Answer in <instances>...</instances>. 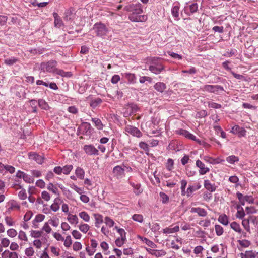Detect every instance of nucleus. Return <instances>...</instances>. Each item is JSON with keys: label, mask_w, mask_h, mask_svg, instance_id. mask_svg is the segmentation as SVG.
<instances>
[{"label": "nucleus", "mask_w": 258, "mask_h": 258, "mask_svg": "<svg viewBox=\"0 0 258 258\" xmlns=\"http://www.w3.org/2000/svg\"><path fill=\"white\" fill-rule=\"evenodd\" d=\"M96 35L98 37H103L106 36L108 32V29L103 23L99 22L95 23L93 27Z\"/></svg>", "instance_id": "1"}, {"label": "nucleus", "mask_w": 258, "mask_h": 258, "mask_svg": "<svg viewBox=\"0 0 258 258\" xmlns=\"http://www.w3.org/2000/svg\"><path fill=\"white\" fill-rule=\"evenodd\" d=\"M20 208L21 206L19 202L14 200H11L6 203V212L10 214L12 211H19Z\"/></svg>", "instance_id": "2"}, {"label": "nucleus", "mask_w": 258, "mask_h": 258, "mask_svg": "<svg viewBox=\"0 0 258 258\" xmlns=\"http://www.w3.org/2000/svg\"><path fill=\"white\" fill-rule=\"evenodd\" d=\"M56 65L57 62L55 60H51L47 62L41 63V69L43 71L54 73L56 69Z\"/></svg>", "instance_id": "3"}, {"label": "nucleus", "mask_w": 258, "mask_h": 258, "mask_svg": "<svg viewBox=\"0 0 258 258\" xmlns=\"http://www.w3.org/2000/svg\"><path fill=\"white\" fill-rule=\"evenodd\" d=\"M124 10L127 12H131L132 13L138 14H141L143 12L142 6L140 3L125 6L124 7Z\"/></svg>", "instance_id": "4"}, {"label": "nucleus", "mask_w": 258, "mask_h": 258, "mask_svg": "<svg viewBox=\"0 0 258 258\" xmlns=\"http://www.w3.org/2000/svg\"><path fill=\"white\" fill-rule=\"evenodd\" d=\"M124 130L126 133L137 138H140L143 135L142 133L137 127L131 125H126Z\"/></svg>", "instance_id": "5"}, {"label": "nucleus", "mask_w": 258, "mask_h": 258, "mask_svg": "<svg viewBox=\"0 0 258 258\" xmlns=\"http://www.w3.org/2000/svg\"><path fill=\"white\" fill-rule=\"evenodd\" d=\"M202 90L210 93H217L219 91H224L223 87L219 85H206L202 88Z\"/></svg>", "instance_id": "6"}, {"label": "nucleus", "mask_w": 258, "mask_h": 258, "mask_svg": "<svg viewBox=\"0 0 258 258\" xmlns=\"http://www.w3.org/2000/svg\"><path fill=\"white\" fill-rule=\"evenodd\" d=\"M230 227L234 231L240 234V238H246L247 237L246 233L242 230L240 225L236 222H232L230 224Z\"/></svg>", "instance_id": "7"}, {"label": "nucleus", "mask_w": 258, "mask_h": 258, "mask_svg": "<svg viewBox=\"0 0 258 258\" xmlns=\"http://www.w3.org/2000/svg\"><path fill=\"white\" fill-rule=\"evenodd\" d=\"M83 150L86 154L89 156L98 155L99 151L93 145H85Z\"/></svg>", "instance_id": "8"}, {"label": "nucleus", "mask_w": 258, "mask_h": 258, "mask_svg": "<svg viewBox=\"0 0 258 258\" xmlns=\"http://www.w3.org/2000/svg\"><path fill=\"white\" fill-rule=\"evenodd\" d=\"M196 165L199 168V173L201 175H205L210 171V168L206 166L205 164L200 160H197L196 161Z\"/></svg>", "instance_id": "9"}, {"label": "nucleus", "mask_w": 258, "mask_h": 258, "mask_svg": "<svg viewBox=\"0 0 258 258\" xmlns=\"http://www.w3.org/2000/svg\"><path fill=\"white\" fill-rule=\"evenodd\" d=\"M128 19L133 22H144L147 20L145 15L132 13L128 16Z\"/></svg>", "instance_id": "10"}, {"label": "nucleus", "mask_w": 258, "mask_h": 258, "mask_svg": "<svg viewBox=\"0 0 258 258\" xmlns=\"http://www.w3.org/2000/svg\"><path fill=\"white\" fill-rule=\"evenodd\" d=\"M230 132L234 134H238V136L241 137L246 135V131L242 127L235 125L232 127Z\"/></svg>", "instance_id": "11"}, {"label": "nucleus", "mask_w": 258, "mask_h": 258, "mask_svg": "<svg viewBox=\"0 0 258 258\" xmlns=\"http://www.w3.org/2000/svg\"><path fill=\"white\" fill-rule=\"evenodd\" d=\"M128 183L133 188V192L136 195L139 196L143 192V189L140 183L134 182L130 179L128 180Z\"/></svg>", "instance_id": "12"}, {"label": "nucleus", "mask_w": 258, "mask_h": 258, "mask_svg": "<svg viewBox=\"0 0 258 258\" xmlns=\"http://www.w3.org/2000/svg\"><path fill=\"white\" fill-rule=\"evenodd\" d=\"M163 59L157 57H151L148 58V62L150 66H164L162 63Z\"/></svg>", "instance_id": "13"}, {"label": "nucleus", "mask_w": 258, "mask_h": 258, "mask_svg": "<svg viewBox=\"0 0 258 258\" xmlns=\"http://www.w3.org/2000/svg\"><path fill=\"white\" fill-rule=\"evenodd\" d=\"M175 133L177 135L182 136L187 139L195 140V136L185 130L181 128L178 129L176 130Z\"/></svg>", "instance_id": "14"}, {"label": "nucleus", "mask_w": 258, "mask_h": 258, "mask_svg": "<svg viewBox=\"0 0 258 258\" xmlns=\"http://www.w3.org/2000/svg\"><path fill=\"white\" fill-rule=\"evenodd\" d=\"M45 218V216L42 214H39L35 216V218L33 220L32 223L33 227L37 228L39 227V223L42 222Z\"/></svg>", "instance_id": "15"}, {"label": "nucleus", "mask_w": 258, "mask_h": 258, "mask_svg": "<svg viewBox=\"0 0 258 258\" xmlns=\"http://www.w3.org/2000/svg\"><path fill=\"white\" fill-rule=\"evenodd\" d=\"M240 255L241 258H258V252L252 250H246Z\"/></svg>", "instance_id": "16"}, {"label": "nucleus", "mask_w": 258, "mask_h": 258, "mask_svg": "<svg viewBox=\"0 0 258 258\" xmlns=\"http://www.w3.org/2000/svg\"><path fill=\"white\" fill-rule=\"evenodd\" d=\"M29 157L30 159L35 161L38 164H41L43 162V158L35 152L30 153L29 154Z\"/></svg>", "instance_id": "17"}, {"label": "nucleus", "mask_w": 258, "mask_h": 258, "mask_svg": "<svg viewBox=\"0 0 258 258\" xmlns=\"http://www.w3.org/2000/svg\"><path fill=\"white\" fill-rule=\"evenodd\" d=\"M190 212L196 213L201 217H205L207 215V212L204 209L200 207H192L191 208Z\"/></svg>", "instance_id": "18"}, {"label": "nucleus", "mask_w": 258, "mask_h": 258, "mask_svg": "<svg viewBox=\"0 0 258 258\" xmlns=\"http://www.w3.org/2000/svg\"><path fill=\"white\" fill-rule=\"evenodd\" d=\"M80 130L84 135H89L90 133L91 125L88 122H84L80 126Z\"/></svg>", "instance_id": "19"}, {"label": "nucleus", "mask_w": 258, "mask_h": 258, "mask_svg": "<svg viewBox=\"0 0 258 258\" xmlns=\"http://www.w3.org/2000/svg\"><path fill=\"white\" fill-rule=\"evenodd\" d=\"M3 258H19L18 254L15 251H10L9 250H5L2 254Z\"/></svg>", "instance_id": "20"}, {"label": "nucleus", "mask_w": 258, "mask_h": 258, "mask_svg": "<svg viewBox=\"0 0 258 258\" xmlns=\"http://www.w3.org/2000/svg\"><path fill=\"white\" fill-rule=\"evenodd\" d=\"M138 238L141 240L143 242L147 244L149 247L152 248H156L157 247V245L155 243H154L153 241L148 239L147 238L138 235Z\"/></svg>", "instance_id": "21"}, {"label": "nucleus", "mask_w": 258, "mask_h": 258, "mask_svg": "<svg viewBox=\"0 0 258 258\" xmlns=\"http://www.w3.org/2000/svg\"><path fill=\"white\" fill-rule=\"evenodd\" d=\"M61 203V201L60 198H55L53 201V203L50 206L51 210L54 212H57L58 211L60 208V204Z\"/></svg>", "instance_id": "22"}, {"label": "nucleus", "mask_w": 258, "mask_h": 258, "mask_svg": "<svg viewBox=\"0 0 258 258\" xmlns=\"http://www.w3.org/2000/svg\"><path fill=\"white\" fill-rule=\"evenodd\" d=\"M179 231V226H175L172 227V225L163 229V232L165 234H172Z\"/></svg>", "instance_id": "23"}, {"label": "nucleus", "mask_w": 258, "mask_h": 258, "mask_svg": "<svg viewBox=\"0 0 258 258\" xmlns=\"http://www.w3.org/2000/svg\"><path fill=\"white\" fill-rule=\"evenodd\" d=\"M149 70L155 74H159L165 70L164 66H149Z\"/></svg>", "instance_id": "24"}, {"label": "nucleus", "mask_w": 258, "mask_h": 258, "mask_svg": "<svg viewBox=\"0 0 258 258\" xmlns=\"http://www.w3.org/2000/svg\"><path fill=\"white\" fill-rule=\"evenodd\" d=\"M154 88L157 91L163 93L166 89V85L163 82H159L154 85Z\"/></svg>", "instance_id": "25"}, {"label": "nucleus", "mask_w": 258, "mask_h": 258, "mask_svg": "<svg viewBox=\"0 0 258 258\" xmlns=\"http://www.w3.org/2000/svg\"><path fill=\"white\" fill-rule=\"evenodd\" d=\"M53 16L54 18V26L58 28L61 27L63 25V22L58 14L55 12L53 13Z\"/></svg>", "instance_id": "26"}, {"label": "nucleus", "mask_w": 258, "mask_h": 258, "mask_svg": "<svg viewBox=\"0 0 258 258\" xmlns=\"http://www.w3.org/2000/svg\"><path fill=\"white\" fill-rule=\"evenodd\" d=\"M123 76L131 84H135L136 82V77L134 74L125 73L123 74Z\"/></svg>", "instance_id": "27"}, {"label": "nucleus", "mask_w": 258, "mask_h": 258, "mask_svg": "<svg viewBox=\"0 0 258 258\" xmlns=\"http://www.w3.org/2000/svg\"><path fill=\"white\" fill-rule=\"evenodd\" d=\"M205 188L211 191L214 192L216 190V186L214 183H212L209 180H205L204 184Z\"/></svg>", "instance_id": "28"}, {"label": "nucleus", "mask_w": 258, "mask_h": 258, "mask_svg": "<svg viewBox=\"0 0 258 258\" xmlns=\"http://www.w3.org/2000/svg\"><path fill=\"white\" fill-rule=\"evenodd\" d=\"M67 220L71 224L76 225L79 223V219L76 215L69 214L68 215Z\"/></svg>", "instance_id": "29"}, {"label": "nucleus", "mask_w": 258, "mask_h": 258, "mask_svg": "<svg viewBox=\"0 0 258 258\" xmlns=\"http://www.w3.org/2000/svg\"><path fill=\"white\" fill-rule=\"evenodd\" d=\"M53 227L56 228L59 224V219L56 216L50 217L47 221Z\"/></svg>", "instance_id": "30"}, {"label": "nucleus", "mask_w": 258, "mask_h": 258, "mask_svg": "<svg viewBox=\"0 0 258 258\" xmlns=\"http://www.w3.org/2000/svg\"><path fill=\"white\" fill-rule=\"evenodd\" d=\"M93 216L95 220V225L96 227H99V225L103 222V217L99 214H94Z\"/></svg>", "instance_id": "31"}, {"label": "nucleus", "mask_w": 258, "mask_h": 258, "mask_svg": "<svg viewBox=\"0 0 258 258\" xmlns=\"http://www.w3.org/2000/svg\"><path fill=\"white\" fill-rule=\"evenodd\" d=\"M218 220L220 223L225 226L229 223L228 217L225 214L220 215L218 218Z\"/></svg>", "instance_id": "32"}, {"label": "nucleus", "mask_w": 258, "mask_h": 258, "mask_svg": "<svg viewBox=\"0 0 258 258\" xmlns=\"http://www.w3.org/2000/svg\"><path fill=\"white\" fill-rule=\"evenodd\" d=\"M113 172L117 176H121L124 174V170L121 166H116L114 167V168L113 169Z\"/></svg>", "instance_id": "33"}, {"label": "nucleus", "mask_w": 258, "mask_h": 258, "mask_svg": "<svg viewBox=\"0 0 258 258\" xmlns=\"http://www.w3.org/2000/svg\"><path fill=\"white\" fill-rule=\"evenodd\" d=\"M42 234L43 232L42 231L32 230L30 231V236L32 238H35V239L41 237Z\"/></svg>", "instance_id": "34"}, {"label": "nucleus", "mask_w": 258, "mask_h": 258, "mask_svg": "<svg viewBox=\"0 0 258 258\" xmlns=\"http://www.w3.org/2000/svg\"><path fill=\"white\" fill-rule=\"evenodd\" d=\"M91 120L94 122L95 126L97 129L101 130L103 128V125L100 119L97 118H92Z\"/></svg>", "instance_id": "35"}, {"label": "nucleus", "mask_w": 258, "mask_h": 258, "mask_svg": "<svg viewBox=\"0 0 258 258\" xmlns=\"http://www.w3.org/2000/svg\"><path fill=\"white\" fill-rule=\"evenodd\" d=\"M47 189L51 191L52 193L56 195H59L58 189L57 187L54 185L53 183H50L48 184Z\"/></svg>", "instance_id": "36"}, {"label": "nucleus", "mask_w": 258, "mask_h": 258, "mask_svg": "<svg viewBox=\"0 0 258 258\" xmlns=\"http://www.w3.org/2000/svg\"><path fill=\"white\" fill-rule=\"evenodd\" d=\"M78 227L79 229L84 233H86L90 229V226L88 224L83 223H81L78 225Z\"/></svg>", "instance_id": "37"}, {"label": "nucleus", "mask_w": 258, "mask_h": 258, "mask_svg": "<svg viewBox=\"0 0 258 258\" xmlns=\"http://www.w3.org/2000/svg\"><path fill=\"white\" fill-rule=\"evenodd\" d=\"M79 217L85 222H88L90 221V217L89 214L85 211H82L79 213Z\"/></svg>", "instance_id": "38"}, {"label": "nucleus", "mask_w": 258, "mask_h": 258, "mask_svg": "<svg viewBox=\"0 0 258 258\" xmlns=\"http://www.w3.org/2000/svg\"><path fill=\"white\" fill-rule=\"evenodd\" d=\"M76 176L81 179H83L85 175V172L84 170L78 167L76 168L75 171Z\"/></svg>", "instance_id": "39"}, {"label": "nucleus", "mask_w": 258, "mask_h": 258, "mask_svg": "<svg viewBox=\"0 0 258 258\" xmlns=\"http://www.w3.org/2000/svg\"><path fill=\"white\" fill-rule=\"evenodd\" d=\"M52 228L50 226V224L48 222H45L43 227H42V231L45 232L46 234H48L51 233Z\"/></svg>", "instance_id": "40"}, {"label": "nucleus", "mask_w": 258, "mask_h": 258, "mask_svg": "<svg viewBox=\"0 0 258 258\" xmlns=\"http://www.w3.org/2000/svg\"><path fill=\"white\" fill-rule=\"evenodd\" d=\"M19 61V59L16 58L14 57H12L11 58H7L5 60V63L8 66H12L16 62Z\"/></svg>", "instance_id": "41"}, {"label": "nucleus", "mask_w": 258, "mask_h": 258, "mask_svg": "<svg viewBox=\"0 0 258 258\" xmlns=\"http://www.w3.org/2000/svg\"><path fill=\"white\" fill-rule=\"evenodd\" d=\"M18 239L21 241H28V238L25 232L20 230L18 233Z\"/></svg>", "instance_id": "42"}, {"label": "nucleus", "mask_w": 258, "mask_h": 258, "mask_svg": "<svg viewBox=\"0 0 258 258\" xmlns=\"http://www.w3.org/2000/svg\"><path fill=\"white\" fill-rule=\"evenodd\" d=\"M54 73L59 75L62 77H70L71 76V73L70 72H64L63 70L61 69H56Z\"/></svg>", "instance_id": "43"}, {"label": "nucleus", "mask_w": 258, "mask_h": 258, "mask_svg": "<svg viewBox=\"0 0 258 258\" xmlns=\"http://www.w3.org/2000/svg\"><path fill=\"white\" fill-rule=\"evenodd\" d=\"M63 241H64L63 245L67 248H70L72 244V238L70 235L67 236L66 238H64V240Z\"/></svg>", "instance_id": "44"}, {"label": "nucleus", "mask_w": 258, "mask_h": 258, "mask_svg": "<svg viewBox=\"0 0 258 258\" xmlns=\"http://www.w3.org/2000/svg\"><path fill=\"white\" fill-rule=\"evenodd\" d=\"M101 103L102 100L99 98H97L92 99L90 102V105L92 107L95 108Z\"/></svg>", "instance_id": "45"}, {"label": "nucleus", "mask_w": 258, "mask_h": 258, "mask_svg": "<svg viewBox=\"0 0 258 258\" xmlns=\"http://www.w3.org/2000/svg\"><path fill=\"white\" fill-rule=\"evenodd\" d=\"M166 254V252L163 250H157L155 249L153 253V256L156 257H162L164 256Z\"/></svg>", "instance_id": "46"}, {"label": "nucleus", "mask_w": 258, "mask_h": 258, "mask_svg": "<svg viewBox=\"0 0 258 258\" xmlns=\"http://www.w3.org/2000/svg\"><path fill=\"white\" fill-rule=\"evenodd\" d=\"M237 209L238 211L236 214V217L239 219H242L245 215L243 208H240V206L237 205Z\"/></svg>", "instance_id": "47"}, {"label": "nucleus", "mask_w": 258, "mask_h": 258, "mask_svg": "<svg viewBox=\"0 0 258 258\" xmlns=\"http://www.w3.org/2000/svg\"><path fill=\"white\" fill-rule=\"evenodd\" d=\"M174 160L171 158L167 160L166 164V168L168 171H172L174 168Z\"/></svg>", "instance_id": "48"}, {"label": "nucleus", "mask_w": 258, "mask_h": 258, "mask_svg": "<svg viewBox=\"0 0 258 258\" xmlns=\"http://www.w3.org/2000/svg\"><path fill=\"white\" fill-rule=\"evenodd\" d=\"M42 241L39 239H36L33 241V245L38 249H40L42 247Z\"/></svg>", "instance_id": "49"}, {"label": "nucleus", "mask_w": 258, "mask_h": 258, "mask_svg": "<svg viewBox=\"0 0 258 258\" xmlns=\"http://www.w3.org/2000/svg\"><path fill=\"white\" fill-rule=\"evenodd\" d=\"M5 221L6 224L9 226H13L15 224V221L13 218L11 216H6L5 217Z\"/></svg>", "instance_id": "50"}, {"label": "nucleus", "mask_w": 258, "mask_h": 258, "mask_svg": "<svg viewBox=\"0 0 258 258\" xmlns=\"http://www.w3.org/2000/svg\"><path fill=\"white\" fill-rule=\"evenodd\" d=\"M179 7L177 5L174 6L171 9V13L172 16L175 18L179 17Z\"/></svg>", "instance_id": "51"}, {"label": "nucleus", "mask_w": 258, "mask_h": 258, "mask_svg": "<svg viewBox=\"0 0 258 258\" xmlns=\"http://www.w3.org/2000/svg\"><path fill=\"white\" fill-rule=\"evenodd\" d=\"M226 161L231 164H234L239 161V158L235 155H231L226 158Z\"/></svg>", "instance_id": "52"}, {"label": "nucleus", "mask_w": 258, "mask_h": 258, "mask_svg": "<svg viewBox=\"0 0 258 258\" xmlns=\"http://www.w3.org/2000/svg\"><path fill=\"white\" fill-rule=\"evenodd\" d=\"M242 225L246 231H247L248 232H250L249 219H243L242 221Z\"/></svg>", "instance_id": "53"}, {"label": "nucleus", "mask_w": 258, "mask_h": 258, "mask_svg": "<svg viewBox=\"0 0 258 258\" xmlns=\"http://www.w3.org/2000/svg\"><path fill=\"white\" fill-rule=\"evenodd\" d=\"M198 224L200 225H201L205 228H206V227H209L210 225L211 221L209 219H206L200 221L198 222Z\"/></svg>", "instance_id": "54"}, {"label": "nucleus", "mask_w": 258, "mask_h": 258, "mask_svg": "<svg viewBox=\"0 0 258 258\" xmlns=\"http://www.w3.org/2000/svg\"><path fill=\"white\" fill-rule=\"evenodd\" d=\"M34 253V249L32 247H29L25 250V254L28 257L32 256Z\"/></svg>", "instance_id": "55"}, {"label": "nucleus", "mask_w": 258, "mask_h": 258, "mask_svg": "<svg viewBox=\"0 0 258 258\" xmlns=\"http://www.w3.org/2000/svg\"><path fill=\"white\" fill-rule=\"evenodd\" d=\"M215 230L216 235L218 236H221L223 234L224 229L223 227L219 225H215Z\"/></svg>", "instance_id": "56"}, {"label": "nucleus", "mask_w": 258, "mask_h": 258, "mask_svg": "<svg viewBox=\"0 0 258 258\" xmlns=\"http://www.w3.org/2000/svg\"><path fill=\"white\" fill-rule=\"evenodd\" d=\"M238 242L241 247L244 248L248 247L250 245V242L248 240H239Z\"/></svg>", "instance_id": "57"}, {"label": "nucleus", "mask_w": 258, "mask_h": 258, "mask_svg": "<svg viewBox=\"0 0 258 258\" xmlns=\"http://www.w3.org/2000/svg\"><path fill=\"white\" fill-rule=\"evenodd\" d=\"M7 234L9 237L11 238H14L17 235V232L15 229L11 228L7 231Z\"/></svg>", "instance_id": "58"}, {"label": "nucleus", "mask_w": 258, "mask_h": 258, "mask_svg": "<svg viewBox=\"0 0 258 258\" xmlns=\"http://www.w3.org/2000/svg\"><path fill=\"white\" fill-rule=\"evenodd\" d=\"M73 12L70 10H68L65 12L64 19L67 21H70L72 19Z\"/></svg>", "instance_id": "59"}, {"label": "nucleus", "mask_w": 258, "mask_h": 258, "mask_svg": "<svg viewBox=\"0 0 258 258\" xmlns=\"http://www.w3.org/2000/svg\"><path fill=\"white\" fill-rule=\"evenodd\" d=\"M105 223L109 228L112 227L114 225V221L109 217H105Z\"/></svg>", "instance_id": "60"}, {"label": "nucleus", "mask_w": 258, "mask_h": 258, "mask_svg": "<svg viewBox=\"0 0 258 258\" xmlns=\"http://www.w3.org/2000/svg\"><path fill=\"white\" fill-rule=\"evenodd\" d=\"M39 106L43 109L47 110L48 108V105L43 99H39L38 100Z\"/></svg>", "instance_id": "61"}, {"label": "nucleus", "mask_w": 258, "mask_h": 258, "mask_svg": "<svg viewBox=\"0 0 258 258\" xmlns=\"http://www.w3.org/2000/svg\"><path fill=\"white\" fill-rule=\"evenodd\" d=\"M73 166L72 165H67L63 167L62 173L64 174H69L71 170L73 169Z\"/></svg>", "instance_id": "62"}, {"label": "nucleus", "mask_w": 258, "mask_h": 258, "mask_svg": "<svg viewBox=\"0 0 258 258\" xmlns=\"http://www.w3.org/2000/svg\"><path fill=\"white\" fill-rule=\"evenodd\" d=\"M134 221L142 223L143 221V216L141 214H134L132 216Z\"/></svg>", "instance_id": "63"}, {"label": "nucleus", "mask_w": 258, "mask_h": 258, "mask_svg": "<svg viewBox=\"0 0 258 258\" xmlns=\"http://www.w3.org/2000/svg\"><path fill=\"white\" fill-rule=\"evenodd\" d=\"M160 196L161 198V201L163 204H166L169 201L168 196L163 192H160Z\"/></svg>", "instance_id": "64"}]
</instances>
